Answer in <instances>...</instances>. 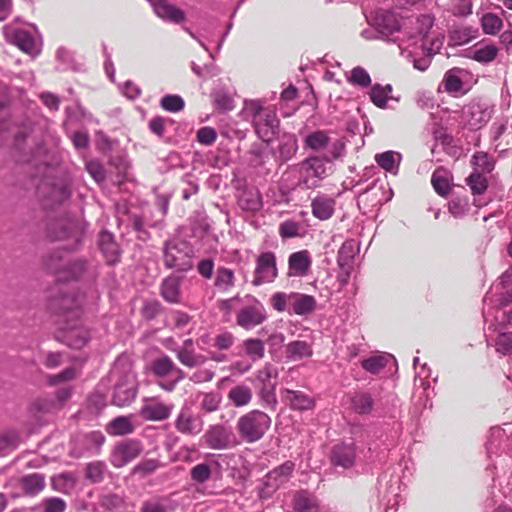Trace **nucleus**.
<instances>
[{
    "mask_svg": "<svg viewBox=\"0 0 512 512\" xmlns=\"http://www.w3.org/2000/svg\"><path fill=\"white\" fill-rule=\"evenodd\" d=\"M160 467V462L157 459H145L141 462H139L134 468L132 469L133 474H138L141 476H147L149 474H152Z\"/></svg>",
    "mask_w": 512,
    "mask_h": 512,
    "instance_id": "52",
    "label": "nucleus"
},
{
    "mask_svg": "<svg viewBox=\"0 0 512 512\" xmlns=\"http://www.w3.org/2000/svg\"><path fill=\"white\" fill-rule=\"evenodd\" d=\"M387 358L385 356H373L362 361V367L373 374L379 373L386 365Z\"/></svg>",
    "mask_w": 512,
    "mask_h": 512,
    "instance_id": "54",
    "label": "nucleus"
},
{
    "mask_svg": "<svg viewBox=\"0 0 512 512\" xmlns=\"http://www.w3.org/2000/svg\"><path fill=\"white\" fill-rule=\"evenodd\" d=\"M191 255L192 251L186 242H167L164 249V265L168 269L188 271L193 267Z\"/></svg>",
    "mask_w": 512,
    "mask_h": 512,
    "instance_id": "5",
    "label": "nucleus"
},
{
    "mask_svg": "<svg viewBox=\"0 0 512 512\" xmlns=\"http://www.w3.org/2000/svg\"><path fill=\"white\" fill-rule=\"evenodd\" d=\"M331 463L335 466L350 468L354 464L355 450L352 445L337 444L332 448Z\"/></svg>",
    "mask_w": 512,
    "mask_h": 512,
    "instance_id": "20",
    "label": "nucleus"
},
{
    "mask_svg": "<svg viewBox=\"0 0 512 512\" xmlns=\"http://www.w3.org/2000/svg\"><path fill=\"white\" fill-rule=\"evenodd\" d=\"M217 133L214 128L202 127L197 131V140L204 145H211L216 141Z\"/></svg>",
    "mask_w": 512,
    "mask_h": 512,
    "instance_id": "61",
    "label": "nucleus"
},
{
    "mask_svg": "<svg viewBox=\"0 0 512 512\" xmlns=\"http://www.w3.org/2000/svg\"><path fill=\"white\" fill-rule=\"evenodd\" d=\"M22 489L29 495H35L41 492L45 487L44 476L33 473L21 479Z\"/></svg>",
    "mask_w": 512,
    "mask_h": 512,
    "instance_id": "37",
    "label": "nucleus"
},
{
    "mask_svg": "<svg viewBox=\"0 0 512 512\" xmlns=\"http://www.w3.org/2000/svg\"><path fill=\"white\" fill-rule=\"evenodd\" d=\"M442 85L444 90L452 95H457L463 88L462 80L453 72V70H449L445 73Z\"/></svg>",
    "mask_w": 512,
    "mask_h": 512,
    "instance_id": "46",
    "label": "nucleus"
},
{
    "mask_svg": "<svg viewBox=\"0 0 512 512\" xmlns=\"http://www.w3.org/2000/svg\"><path fill=\"white\" fill-rule=\"evenodd\" d=\"M86 170L97 183L103 182L106 178L105 169L99 161H88L86 163Z\"/></svg>",
    "mask_w": 512,
    "mask_h": 512,
    "instance_id": "59",
    "label": "nucleus"
},
{
    "mask_svg": "<svg viewBox=\"0 0 512 512\" xmlns=\"http://www.w3.org/2000/svg\"><path fill=\"white\" fill-rule=\"evenodd\" d=\"M213 102L216 109L223 112L233 110L235 107L233 97L222 90L213 94Z\"/></svg>",
    "mask_w": 512,
    "mask_h": 512,
    "instance_id": "49",
    "label": "nucleus"
},
{
    "mask_svg": "<svg viewBox=\"0 0 512 512\" xmlns=\"http://www.w3.org/2000/svg\"><path fill=\"white\" fill-rule=\"evenodd\" d=\"M106 431L114 436L126 435L134 431V426L128 417L119 416L107 425Z\"/></svg>",
    "mask_w": 512,
    "mask_h": 512,
    "instance_id": "36",
    "label": "nucleus"
},
{
    "mask_svg": "<svg viewBox=\"0 0 512 512\" xmlns=\"http://www.w3.org/2000/svg\"><path fill=\"white\" fill-rule=\"evenodd\" d=\"M401 155L394 151H386L375 155L376 163L388 172L396 170L400 164Z\"/></svg>",
    "mask_w": 512,
    "mask_h": 512,
    "instance_id": "39",
    "label": "nucleus"
},
{
    "mask_svg": "<svg viewBox=\"0 0 512 512\" xmlns=\"http://www.w3.org/2000/svg\"><path fill=\"white\" fill-rule=\"evenodd\" d=\"M329 161L330 159L327 157H309L301 163V167L307 174L319 179H323L327 176L325 162Z\"/></svg>",
    "mask_w": 512,
    "mask_h": 512,
    "instance_id": "30",
    "label": "nucleus"
},
{
    "mask_svg": "<svg viewBox=\"0 0 512 512\" xmlns=\"http://www.w3.org/2000/svg\"><path fill=\"white\" fill-rule=\"evenodd\" d=\"M190 475L194 482L205 483L211 477V469L208 464H197L191 469Z\"/></svg>",
    "mask_w": 512,
    "mask_h": 512,
    "instance_id": "55",
    "label": "nucleus"
},
{
    "mask_svg": "<svg viewBox=\"0 0 512 512\" xmlns=\"http://www.w3.org/2000/svg\"><path fill=\"white\" fill-rule=\"evenodd\" d=\"M368 24L377 32H399L406 28L407 18L393 10L378 8L365 15Z\"/></svg>",
    "mask_w": 512,
    "mask_h": 512,
    "instance_id": "6",
    "label": "nucleus"
},
{
    "mask_svg": "<svg viewBox=\"0 0 512 512\" xmlns=\"http://www.w3.org/2000/svg\"><path fill=\"white\" fill-rule=\"evenodd\" d=\"M6 41L15 45L22 52L35 56L40 53L42 41L35 34H5Z\"/></svg>",
    "mask_w": 512,
    "mask_h": 512,
    "instance_id": "12",
    "label": "nucleus"
},
{
    "mask_svg": "<svg viewBox=\"0 0 512 512\" xmlns=\"http://www.w3.org/2000/svg\"><path fill=\"white\" fill-rule=\"evenodd\" d=\"M270 426V416L258 409L243 414L236 422V430L246 443L259 441L269 430Z\"/></svg>",
    "mask_w": 512,
    "mask_h": 512,
    "instance_id": "3",
    "label": "nucleus"
},
{
    "mask_svg": "<svg viewBox=\"0 0 512 512\" xmlns=\"http://www.w3.org/2000/svg\"><path fill=\"white\" fill-rule=\"evenodd\" d=\"M301 225L294 220H285L280 223L278 232L282 239H289L300 236Z\"/></svg>",
    "mask_w": 512,
    "mask_h": 512,
    "instance_id": "50",
    "label": "nucleus"
},
{
    "mask_svg": "<svg viewBox=\"0 0 512 512\" xmlns=\"http://www.w3.org/2000/svg\"><path fill=\"white\" fill-rule=\"evenodd\" d=\"M136 383L133 376L127 375L114 389L113 402L119 407L129 405L136 397Z\"/></svg>",
    "mask_w": 512,
    "mask_h": 512,
    "instance_id": "13",
    "label": "nucleus"
},
{
    "mask_svg": "<svg viewBox=\"0 0 512 512\" xmlns=\"http://www.w3.org/2000/svg\"><path fill=\"white\" fill-rule=\"evenodd\" d=\"M489 112L477 102H471L462 109L461 120L472 129L480 128L489 119Z\"/></svg>",
    "mask_w": 512,
    "mask_h": 512,
    "instance_id": "14",
    "label": "nucleus"
},
{
    "mask_svg": "<svg viewBox=\"0 0 512 512\" xmlns=\"http://www.w3.org/2000/svg\"><path fill=\"white\" fill-rule=\"evenodd\" d=\"M201 441L213 450H225L237 444L232 431L222 424L210 425L201 437Z\"/></svg>",
    "mask_w": 512,
    "mask_h": 512,
    "instance_id": "7",
    "label": "nucleus"
},
{
    "mask_svg": "<svg viewBox=\"0 0 512 512\" xmlns=\"http://www.w3.org/2000/svg\"><path fill=\"white\" fill-rule=\"evenodd\" d=\"M355 255V246L353 241H345L338 251L337 263L346 276L350 277L352 262Z\"/></svg>",
    "mask_w": 512,
    "mask_h": 512,
    "instance_id": "31",
    "label": "nucleus"
},
{
    "mask_svg": "<svg viewBox=\"0 0 512 512\" xmlns=\"http://www.w3.org/2000/svg\"><path fill=\"white\" fill-rule=\"evenodd\" d=\"M294 469L295 464L292 461L284 462L266 475L265 486L272 490L277 489L290 479Z\"/></svg>",
    "mask_w": 512,
    "mask_h": 512,
    "instance_id": "17",
    "label": "nucleus"
},
{
    "mask_svg": "<svg viewBox=\"0 0 512 512\" xmlns=\"http://www.w3.org/2000/svg\"><path fill=\"white\" fill-rule=\"evenodd\" d=\"M227 399L236 408L245 407L251 403L253 391L243 383L237 384L228 391Z\"/></svg>",
    "mask_w": 512,
    "mask_h": 512,
    "instance_id": "24",
    "label": "nucleus"
},
{
    "mask_svg": "<svg viewBox=\"0 0 512 512\" xmlns=\"http://www.w3.org/2000/svg\"><path fill=\"white\" fill-rule=\"evenodd\" d=\"M173 407L172 404L148 401L141 408V416L150 421H163L170 417Z\"/></svg>",
    "mask_w": 512,
    "mask_h": 512,
    "instance_id": "19",
    "label": "nucleus"
},
{
    "mask_svg": "<svg viewBox=\"0 0 512 512\" xmlns=\"http://www.w3.org/2000/svg\"><path fill=\"white\" fill-rule=\"evenodd\" d=\"M267 319L264 305L253 297V303L242 307L236 315V323L245 330H251Z\"/></svg>",
    "mask_w": 512,
    "mask_h": 512,
    "instance_id": "10",
    "label": "nucleus"
},
{
    "mask_svg": "<svg viewBox=\"0 0 512 512\" xmlns=\"http://www.w3.org/2000/svg\"><path fill=\"white\" fill-rule=\"evenodd\" d=\"M83 235V227L80 223L75 221H68L61 226L60 232L54 236L55 240H72L73 244L69 248H74L80 241Z\"/></svg>",
    "mask_w": 512,
    "mask_h": 512,
    "instance_id": "28",
    "label": "nucleus"
},
{
    "mask_svg": "<svg viewBox=\"0 0 512 512\" xmlns=\"http://www.w3.org/2000/svg\"><path fill=\"white\" fill-rule=\"evenodd\" d=\"M174 369H176V365L167 355L156 358L151 364V371L158 377L168 376Z\"/></svg>",
    "mask_w": 512,
    "mask_h": 512,
    "instance_id": "40",
    "label": "nucleus"
},
{
    "mask_svg": "<svg viewBox=\"0 0 512 512\" xmlns=\"http://www.w3.org/2000/svg\"><path fill=\"white\" fill-rule=\"evenodd\" d=\"M20 438L15 431H5L0 434V453L6 454L18 447Z\"/></svg>",
    "mask_w": 512,
    "mask_h": 512,
    "instance_id": "45",
    "label": "nucleus"
},
{
    "mask_svg": "<svg viewBox=\"0 0 512 512\" xmlns=\"http://www.w3.org/2000/svg\"><path fill=\"white\" fill-rule=\"evenodd\" d=\"M298 143L294 135L287 136L279 146V154L282 160L291 159L297 152Z\"/></svg>",
    "mask_w": 512,
    "mask_h": 512,
    "instance_id": "48",
    "label": "nucleus"
},
{
    "mask_svg": "<svg viewBox=\"0 0 512 512\" xmlns=\"http://www.w3.org/2000/svg\"><path fill=\"white\" fill-rule=\"evenodd\" d=\"M238 204L242 210L257 212L262 208L260 193L255 189L244 190L239 196Z\"/></svg>",
    "mask_w": 512,
    "mask_h": 512,
    "instance_id": "32",
    "label": "nucleus"
},
{
    "mask_svg": "<svg viewBox=\"0 0 512 512\" xmlns=\"http://www.w3.org/2000/svg\"><path fill=\"white\" fill-rule=\"evenodd\" d=\"M349 82L362 87H367L371 83V78L364 68L358 66L352 70Z\"/></svg>",
    "mask_w": 512,
    "mask_h": 512,
    "instance_id": "57",
    "label": "nucleus"
},
{
    "mask_svg": "<svg viewBox=\"0 0 512 512\" xmlns=\"http://www.w3.org/2000/svg\"><path fill=\"white\" fill-rule=\"evenodd\" d=\"M292 292L286 294L284 292H276L271 296V306L278 312H284L287 307H291Z\"/></svg>",
    "mask_w": 512,
    "mask_h": 512,
    "instance_id": "53",
    "label": "nucleus"
},
{
    "mask_svg": "<svg viewBox=\"0 0 512 512\" xmlns=\"http://www.w3.org/2000/svg\"><path fill=\"white\" fill-rule=\"evenodd\" d=\"M312 266V258L308 250H300L290 254L288 258L289 275L303 277Z\"/></svg>",
    "mask_w": 512,
    "mask_h": 512,
    "instance_id": "16",
    "label": "nucleus"
},
{
    "mask_svg": "<svg viewBox=\"0 0 512 512\" xmlns=\"http://www.w3.org/2000/svg\"><path fill=\"white\" fill-rule=\"evenodd\" d=\"M160 105L164 110L176 113L184 108L185 103L179 95H166L162 97Z\"/></svg>",
    "mask_w": 512,
    "mask_h": 512,
    "instance_id": "51",
    "label": "nucleus"
},
{
    "mask_svg": "<svg viewBox=\"0 0 512 512\" xmlns=\"http://www.w3.org/2000/svg\"><path fill=\"white\" fill-rule=\"evenodd\" d=\"M143 452V444L137 439H127L117 443L111 453V463L116 468H121Z\"/></svg>",
    "mask_w": 512,
    "mask_h": 512,
    "instance_id": "8",
    "label": "nucleus"
},
{
    "mask_svg": "<svg viewBox=\"0 0 512 512\" xmlns=\"http://www.w3.org/2000/svg\"><path fill=\"white\" fill-rule=\"evenodd\" d=\"M392 92V87L390 85L381 86L379 84H375L370 92V99L372 103L378 108H385L387 101L389 99V94Z\"/></svg>",
    "mask_w": 512,
    "mask_h": 512,
    "instance_id": "42",
    "label": "nucleus"
},
{
    "mask_svg": "<svg viewBox=\"0 0 512 512\" xmlns=\"http://www.w3.org/2000/svg\"><path fill=\"white\" fill-rule=\"evenodd\" d=\"M293 507L296 512H318L319 510L317 499L306 492H299L295 494Z\"/></svg>",
    "mask_w": 512,
    "mask_h": 512,
    "instance_id": "33",
    "label": "nucleus"
},
{
    "mask_svg": "<svg viewBox=\"0 0 512 512\" xmlns=\"http://www.w3.org/2000/svg\"><path fill=\"white\" fill-rule=\"evenodd\" d=\"M81 304L82 300L74 295H64L54 303V308L63 322L60 339L73 349L83 348L90 339L89 331L80 321Z\"/></svg>",
    "mask_w": 512,
    "mask_h": 512,
    "instance_id": "1",
    "label": "nucleus"
},
{
    "mask_svg": "<svg viewBox=\"0 0 512 512\" xmlns=\"http://www.w3.org/2000/svg\"><path fill=\"white\" fill-rule=\"evenodd\" d=\"M153 9L157 16L170 22L181 23L185 19L184 12L170 4L168 0H159Z\"/></svg>",
    "mask_w": 512,
    "mask_h": 512,
    "instance_id": "26",
    "label": "nucleus"
},
{
    "mask_svg": "<svg viewBox=\"0 0 512 512\" xmlns=\"http://www.w3.org/2000/svg\"><path fill=\"white\" fill-rule=\"evenodd\" d=\"M286 357L292 361H298L303 358H309L313 355V349L310 343L302 340H296L285 346Z\"/></svg>",
    "mask_w": 512,
    "mask_h": 512,
    "instance_id": "27",
    "label": "nucleus"
},
{
    "mask_svg": "<svg viewBox=\"0 0 512 512\" xmlns=\"http://www.w3.org/2000/svg\"><path fill=\"white\" fill-rule=\"evenodd\" d=\"M234 341L235 338L231 332H223L215 337L214 346L219 350H228Z\"/></svg>",
    "mask_w": 512,
    "mask_h": 512,
    "instance_id": "63",
    "label": "nucleus"
},
{
    "mask_svg": "<svg viewBox=\"0 0 512 512\" xmlns=\"http://www.w3.org/2000/svg\"><path fill=\"white\" fill-rule=\"evenodd\" d=\"M66 503L61 498L53 497L46 499L44 502L45 512H64Z\"/></svg>",
    "mask_w": 512,
    "mask_h": 512,
    "instance_id": "64",
    "label": "nucleus"
},
{
    "mask_svg": "<svg viewBox=\"0 0 512 512\" xmlns=\"http://www.w3.org/2000/svg\"><path fill=\"white\" fill-rule=\"evenodd\" d=\"M503 22L495 14L488 13L482 17L483 32H496L502 28Z\"/></svg>",
    "mask_w": 512,
    "mask_h": 512,
    "instance_id": "58",
    "label": "nucleus"
},
{
    "mask_svg": "<svg viewBox=\"0 0 512 512\" xmlns=\"http://www.w3.org/2000/svg\"><path fill=\"white\" fill-rule=\"evenodd\" d=\"M278 277V269L276 264V256L273 252L267 251L261 253L256 259L254 286L265 283H271Z\"/></svg>",
    "mask_w": 512,
    "mask_h": 512,
    "instance_id": "9",
    "label": "nucleus"
},
{
    "mask_svg": "<svg viewBox=\"0 0 512 512\" xmlns=\"http://www.w3.org/2000/svg\"><path fill=\"white\" fill-rule=\"evenodd\" d=\"M175 353L178 361L191 369L204 364L207 360L206 356L196 353L195 350L177 349Z\"/></svg>",
    "mask_w": 512,
    "mask_h": 512,
    "instance_id": "34",
    "label": "nucleus"
},
{
    "mask_svg": "<svg viewBox=\"0 0 512 512\" xmlns=\"http://www.w3.org/2000/svg\"><path fill=\"white\" fill-rule=\"evenodd\" d=\"M431 185L441 197H447L453 186V175L444 167H438L431 176Z\"/></svg>",
    "mask_w": 512,
    "mask_h": 512,
    "instance_id": "18",
    "label": "nucleus"
},
{
    "mask_svg": "<svg viewBox=\"0 0 512 512\" xmlns=\"http://www.w3.org/2000/svg\"><path fill=\"white\" fill-rule=\"evenodd\" d=\"M330 142V138L326 131L317 130L308 134L304 138L305 148H309L314 151H320L325 149Z\"/></svg>",
    "mask_w": 512,
    "mask_h": 512,
    "instance_id": "35",
    "label": "nucleus"
},
{
    "mask_svg": "<svg viewBox=\"0 0 512 512\" xmlns=\"http://www.w3.org/2000/svg\"><path fill=\"white\" fill-rule=\"evenodd\" d=\"M104 465L100 462L89 463L86 467V477L92 482H99L103 478Z\"/></svg>",
    "mask_w": 512,
    "mask_h": 512,
    "instance_id": "62",
    "label": "nucleus"
},
{
    "mask_svg": "<svg viewBox=\"0 0 512 512\" xmlns=\"http://www.w3.org/2000/svg\"><path fill=\"white\" fill-rule=\"evenodd\" d=\"M235 282L236 277L233 270L223 266L217 268L214 286L218 291L228 293L234 288Z\"/></svg>",
    "mask_w": 512,
    "mask_h": 512,
    "instance_id": "29",
    "label": "nucleus"
},
{
    "mask_svg": "<svg viewBox=\"0 0 512 512\" xmlns=\"http://www.w3.org/2000/svg\"><path fill=\"white\" fill-rule=\"evenodd\" d=\"M317 301L314 296L292 292L291 308L297 315L311 314L316 309Z\"/></svg>",
    "mask_w": 512,
    "mask_h": 512,
    "instance_id": "23",
    "label": "nucleus"
},
{
    "mask_svg": "<svg viewBox=\"0 0 512 512\" xmlns=\"http://www.w3.org/2000/svg\"><path fill=\"white\" fill-rule=\"evenodd\" d=\"M281 397L282 401L292 410L307 411L315 407V400L300 390L282 389Z\"/></svg>",
    "mask_w": 512,
    "mask_h": 512,
    "instance_id": "11",
    "label": "nucleus"
},
{
    "mask_svg": "<svg viewBox=\"0 0 512 512\" xmlns=\"http://www.w3.org/2000/svg\"><path fill=\"white\" fill-rule=\"evenodd\" d=\"M246 354L253 360L257 361L264 357L265 346L260 339L250 338L243 342Z\"/></svg>",
    "mask_w": 512,
    "mask_h": 512,
    "instance_id": "43",
    "label": "nucleus"
},
{
    "mask_svg": "<svg viewBox=\"0 0 512 512\" xmlns=\"http://www.w3.org/2000/svg\"><path fill=\"white\" fill-rule=\"evenodd\" d=\"M44 267L60 280H69L79 277L85 269V264L81 260L66 259L60 251H55L44 258Z\"/></svg>",
    "mask_w": 512,
    "mask_h": 512,
    "instance_id": "4",
    "label": "nucleus"
},
{
    "mask_svg": "<svg viewBox=\"0 0 512 512\" xmlns=\"http://www.w3.org/2000/svg\"><path fill=\"white\" fill-rule=\"evenodd\" d=\"M467 185L470 187L474 195L483 194L488 187L487 179L479 172L471 173L466 179Z\"/></svg>",
    "mask_w": 512,
    "mask_h": 512,
    "instance_id": "47",
    "label": "nucleus"
},
{
    "mask_svg": "<svg viewBox=\"0 0 512 512\" xmlns=\"http://www.w3.org/2000/svg\"><path fill=\"white\" fill-rule=\"evenodd\" d=\"M252 115V123L256 134L265 142H269L278 132L280 120L274 106H264L260 101L254 100L247 105Z\"/></svg>",
    "mask_w": 512,
    "mask_h": 512,
    "instance_id": "2",
    "label": "nucleus"
},
{
    "mask_svg": "<svg viewBox=\"0 0 512 512\" xmlns=\"http://www.w3.org/2000/svg\"><path fill=\"white\" fill-rule=\"evenodd\" d=\"M497 48L493 45H487L473 52L472 58L478 62H491L497 55Z\"/></svg>",
    "mask_w": 512,
    "mask_h": 512,
    "instance_id": "56",
    "label": "nucleus"
},
{
    "mask_svg": "<svg viewBox=\"0 0 512 512\" xmlns=\"http://www.w3.org/2000/svg\"><path fill=\"white\" fill-rule=\"evenodd\" d=\"M335 200L327 195H318L311 202L312 214L319 220H328L335 211Z\"/></svg>",
    "mask_w": 512,
    "mask_h": 512,
    "instance_id": "22",
    "label": "nucleus"
},
{
    "mask_svg": "<svg viewBox=\"0 0 512 512\" xmlns=\"http://www.w3.org/2000/svg\"><path fill=\"white\" fill-rule=\"evenodd\" d=\"M175 428L184 435H197L203 430V421L190 411L181 410L176 417Z\"/></svg>",
    "mask_w": 512,
    "mask_h": 512,
    "instance_id": "15",
    "label": "nucleus"
},
{
    "mask_svg": "<svg viewBox=\"0 0 512 512\" xmlns=\"http://www.w3.org/2000/svg\"><path fill=\"white\" fill-rule=\"evenodd\" d=\"M181 278L176 275L166 277L160 287V294L169 303L177 304L181 301Z\"/></svg>",
    "mask_w": 512,
    "mask_h": 512,
    "instance_id": "21",
    "label": "nucleus"
},
{
    "mask_svg": "<svg viewBox=\"0 0 512 512\" xmlns=\"http://www.w3.org/2000/svg\"><path fill=\"white\" fill-rule=\"evenodd\" d=\"M99 247L109 264H114L119 261V247L111 233L107 231L100 233Z\"/></svg>",
    "mask_w": 512,
    "mask_h": 512,
    "instance_id": "25",
    "label": "nucleus"
},
{
    "mask_svg": "<svg viewBox=\"0 0 512 512\" xmlns=\"http://www.w3.org/2000/svg\"><path fill=\"white\" fill-rule=\"evenodd\" d=\"M351 405L355 412L368 414L373 408V399L367 393H358L351 399Z\"/></svg>",
    "mask_w": 512,
    "mask_h": 512,
    "instance_id": "44",
    "label": "nucleus"
},
{
    "mask_svg": "<svg viewBox=\"0 0 512 512\" xmlns=\"http://www.w3.org/2000/svg\"><path fill=\"white\" fill-rule=\"evenodd\" d=\"M200 410L203 413H213L220 408L222 396L218 392H206L201 394Z\"/></svg>",
    "mask_w": 512,
    "mask_h": 512,
    "instance_id": "41",
    "label": "nucleus"
},
{
    "mask_svg": "<svg viewBox=\"0 0 512 512\" xmlns=\"http://www.w3.org/2000/svg\"><path fill=\"white\" fill-rule=\"evenodd\" d=\"M277 376V368L271 363H265V365L255 373V385L257 387L275 385L272 379H276Z\"/></svg>",
    "mask_w": 512,
    "mask_h": 512,
    "instance_id": "38",
    "label": "nucleus"
},
{
    "mask_svg": "<svg viewBox=\"0 0 512 512\" xmlns=\"http://www.w3.org/2000/svg\"><path fill=\"white\" fill-rule=\"evenodd\" d=\"M496 350L502 354H512V333H502L497 337Z\"/></svg>",
    "mask_w": 512,
    "mask_h": 512,
    "instance_id": "60",
    "label": "nucleus"
}]
</instances>
